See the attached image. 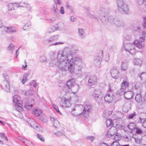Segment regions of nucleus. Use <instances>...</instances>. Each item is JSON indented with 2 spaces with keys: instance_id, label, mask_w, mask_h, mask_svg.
I'll list each match as a JSON object with an SVG mask.
<instances>
[{
  "instance_id": "1",
  "label": "nucleus",
  "mask_w": 146,
  "mask_h": 146,
  "mask_svg": "<svg viewBox=\"0 0 146 146\" xmlns=\"http://www.w3.org/2000/svg\"><path fill=\"white\" fill-rule=\"evenodd\" d=\"M63 50L59 53L57 56V65L60 70L62 71H66L68 70L72 73L74 72V68L72 64H70L67 62V58L64 59L63 57Z\"/></svg>"
},
{
  "instance_id": "2",
  "label": "nucleus",
  "mask_w": 146,
  "mask_h": 146,
  "mask_svg": "<svg viewBox=\"0 0 146 146\" xmlns=\"http://www.w3.org/2000/svg\"><path fill=\"white\" fill-rule=\"evenodd\" d=\"M145 33L144 32H142L141 35L139 40H135L133 43V44L131 43H125L123 45V48L125 51L129 52L132 55L135 54L136 53V49L135 48V46L139 48H141L143 45L140 43L144 41L145 40Z\"/></svg>"
},
{
  "instance_id": "3",
  "label": "nucleus",
  "mask_w": 146,
  "mask_h": 146,
  "mask_svg": "<svg viewBox=\"0 0 146 146\" xmlns=\"http://www.w3.org/2000/svg\"><path fill=\"white\" fill-rule=\"evenodd\" d=\"M83 106L82 105H80L79 107L73 108L72 110V114L76 116L82 114L85 117H88L89 113L92 111V105L89 104H86L84 107V109L83 110H80V108Z\"/></svg>"
},
{
  "instance_id": "4",
  "label": "nucleus",
  "mask_w": 146,
  "mask_h": 146,
  "mask_svg": "<svg viewBox=\"0 0 146 146\" xmlns=\"http://www.w3.org/2000/svg\"><path fill=\"white\" fill-rule=\"evenodd\" d=\"M71 50L68 48H65L63 49V55L64 56L63 57L64 59L67 58V62L70 64H72L75 70L74 65L80 64L81 62V59L78 57H76L74 58H73V54L71 53Z\"/></svg>"
},
{
  "instance_id": "5",
  "label": "nucleus",
  "mask_w": 146,
  "mask_h": 146,
  "mask_svg": "<svg viewBox=\"0 0 146 146\" xmlns=\"http://www.w3.org/2000/svg\"><path fill=\"white\" fill-rule=\"evenodd\" d=\"M110 9L109 8L105 9L103 7L100 8V10L98 11L97 13L98 15H97L98 17H99V19L101 21L102 23H106L107 21L106 17L104 14L108 13L110 11Z\"/></svg>"
},
{
  "instance_id": "6",
  "label": "nucleus",
  "mask_w": 146,
  "mask_h": 146,
  "mask_svg": "<svg viewBox=\"0 0 146 146\" xmlns=\"http://www.w3.org/2000/svg\"><path fill=\"white\" fill-rule=\"evenodd\" d=\"M117 7L118 10L122 14H128L129 13L128 6L124 2L121 0H117Z\"/></svg>"
},
{
  "instance_id": "7",
  "label": "nucleus",
  "mask_w": 146,
  "mask_h": 146,
  "mask_svg": "<svg viewBox=\"0 0 146 146\" xmlns=\"http://www.w3.org/2000/svg\"><path fill=\"white\" fill-rule=\"evenodd\" d=\"M108 20L109 22L112 24H115L117 27H120L124 26L123 21L118 17H114L110 16L108 17Z\"/></svg>"
},
{
  "instance_id": "8",
  "label": "nucleus",
  "mask_w": 146,
  "mask_h": 146,
  "mask_svg": "<svg viewBox=\"0 0 146 146\" xmlns=\"http://www.w3.org/2000/svg\"><path fill=\"white\" fill-rule=\"evenodd\" d=\"M75 79L74 78H72L69 80L66 83V86L68 89H71L73 90H74V88H76L75 91L76 92L79 88V86L78 84H75Z\"/></svg>"
},
{
  "instance_id": "9",
  "label": "nucleus",
  "mask_w": 146,
  "mask_h": 146,
  "mask_svg": "<svg viewBox=\"0 0 146 146\" xmlns=\"http://www.w3.org/2000/svg\"><path fill=\"white\" fill-rule=\"evenodd\" d=\"M103 56L102 51H99L97 54V56L95 57L94 60V63L97 65H99L101 64V60Z\"/></svg>"
},
{
  "instance_id": "10",
  "label": "nucleus",
  "mask_w": 146,
  "mask_h": 146,
  "mask_svg": "<svg viewBox=\"0 0 146 146\" xmlns=\"http://www.w3.org/2000/svg\"><path fill=\"white\" fill-rule=\"evenodd\" d=\"M92 96L96 100H101L103 95L102 91L100 90H95L92 94Z\"/></svg>"
},
{
  "instance_id": "11",
  "label": "nucleus",
  "mask_w": 146,
  "mask_h": 146,
  "mask_svg": "<svg viewBox=\"0 0 146 146\" xmlns=\"http://www.w3.org/2000/svg\"><path fill=\"white\" fill-rule=\"evenodd\" d=\"M97 77L96 76L92 75L89 78L88 84L89 86H92L96 84L97 82Z\"/></svg>"
},
{
  "instance_id": "12",
  "label": "nucleus",
  "mask_w": 146,
  "mask_h": 146,
  "mask_svg": "<svg viewBox=\"0 0 146 146\" xmlns=\"http://www.w3.org/2000/svg\"><path fill=\"white\" fill-rule=\"evenodd\" d=\"M2 87L3 89L7 92H9L10 91V83L7 80H4L2 85Z\"/></svg>"
},
{
  "instance_id": "13",
  "label": "nucleus",
  "mask_w": 146,
  "mask_h": 146,
  "mask_svg": "<svg viewBox=\"0 0 146 146\" xmlns=\"http://www.w3.org/2000/svg\"><path fill=\"white\" fill-rule=\"evenodd\" d=\"M110 73L111 77L115 79H117L119 78L120 74L117 69L114 68L111 69Z\"/></svg>"
},
{
  "instance_id": "14",
  "label": "nucleus",
  "mask_w": 146,
  "mask_h": 146,
  "mask_svg": "<svg viewBox=\"0 0 146 146\" xmlns=\"http://www.w3.org/2000/svg\"><path fill=\"white\" fill-rule=\"evenodd\" d=\"M3 31L6 33H15L16 32L17 30L15 28L13 27H3Z\"/></svg>"
},
{
  "instance_id": "15",
  "label": "nucleus",
  "mask_w": 146,
  "mask_h": 146,
  "mask_svg": "<svg viewBox=\"0 0 146 146\" xmlns=\"http://www.w3.org/2000/svg\"><path fill=\"white\" fill-rule=\"evenodd\" d=\"M31 122L30 123L31 126L34 129L38 131L41 130L40 126L38 124H37L34 120L32 119Z\"/></svg>"
},
{
  "instance_id": "16",
  "label": "nucleus",
  "mask_w": 146,
  "mask_h": 146,
  "mask_svg": "<svg viewBox=\"0 0 146 146\" xmlns=\"http://www.w3.org/2000/svg\"><path fill=\"white\" fill-rule=\"evenodd\" d=\"M13 106L18 111V96L17 95H15L13 97Z\"/></svg>"
},
{
  "instance_id": "17",
  "label": "nucleus",
  "mask_w": 146,
  "mask_h": 146,
  "mask_svg": "<svg viewBox=\"0 0 146 146\" xmlns=\"http://www.w3.org/2000/svg\"><path fill=\"white\" fill-rule=\"evenodd\" d=\"M114 96L112 93L107 94L104 97V100L106 102L111 103L114 98Z\"/></svg>"
},
{
  "instance_id": "18",
  "label": "nucleus",
  "mask_w": 146,
  "mask_h": 146,
  "mask_svg": "<svg viewBox=\"0 0 146 146\" xmlns=\"http://www.w3.org/2000/svg\"><path fill=\"white\" fill-rule=\"evenodd\" d=\"M117 129L115 127H113L110 128L107 133V136L108 137H111L112 136L114 135L116 133Z\"/></svg>"
},
{
  "instance_id": "19",
  "label": "nucleus",
  "mask_w": 146,
  "mask_h": 146,
  "mask_svg": "<svg viewBox=\"0 0 146 146\" xmlns=\"http://www.w3.org/2000/svg\"><path fill=\"white\" fill-rule=\"evenodd\" d=\"M85 10L86 14L90 18L96 19L97 20L98 22L99 21V20L97 18V17L93 14L92 12L90 11L89 8H86Z\"/></svg>"
},
{
  "instance_id": "20",
  "label": "nucleus",
  "mask_w": 146,
  "mask_h": 146,
  "mask_svg": "<svg viewBox=\"0 0 146 146\" xmlns=\"http://www.w3.org/2000/svg\"><path fill=\"white\" fill-rule=\"evenodd\" d=\"M134 95L133 92L131 91L126 92L124 94V97L125 99L129 100L132 98Z\"/></svg>"
},
{
  "instance_id": "21",
  "label": "nucleus",
  "mask_w": 146,
  "mask_h": 146,
  "mask_svg": "<svg viewBox=\"0 0 146 146\" xmlns=\"http://www.w3.org/2000/svg\"><path fill=\"white\" fill-rule=\"evenodd\" d=\"M128 66V62L126 60H123L121 62V69L125 71L127 70Z\"/></svg>"
},
{
  "instance_id": "22",
  "label": "nucleus",
  "mask_w": 146,
  "mask_h": 146,
  "mask_svg": "<svg viewBox=\"0 0 146 146\" xmlns=\"http://www.w3.org/2000/svg\"><path fill=\"white\" fill-rule=\"evenodd\" d=\"M59 36L58 35L52 36L49 38L46 39L45 40L46 44H48V43L55 41L58 38Z\"/></svg>"
},
{
  "instance_id": "23",
  "label": "nucleus",
  "mask_w": 146,
  "mask_h": 146,
  "mask_svg": "<svg viewBox=\"0 0 146 146\" xmlns=\"http://www.w3.org/2000/svg\"><path fill=\"white\" fill-rule=\"evenodd\" d=\"M78 33L79 37L81 38H84L85 37V32L83 29L80 28L78 29Z\"/></svg>"
},
{
  "instance_id": "24",
  "label": "nucleus",
  "mask_w": 146,
  "mask_h": 146,
  "mask_svg": "<svg viewBox=\"0 0 146 146\" xmlns=\"http://www.w3.org/2000/svg\"><path fill=\"white\" fill-rule=\"evenodd\" d=\"M61 102L65 105V107H67L68 106V104H69L70 102V99L66 98V97H63L61 100Z\"/></svg>"
},
{
  "instance_id": "25",
  "label": "nucleus",
  "mask_w": 146,
  "mask_h": 146,
  "mask_svg": "<svg viewBox=\"0 0 146 146\" xmlns=\"http://www.w3.org/2000/svg\"><path fill=\"white\" fill-rule=\"evenodd\" d=\"M129 84L128 80L127 79H125L123 80L121 83V87L123 89H124L125 90L126 88L128 87Z\"/></svg>"
},
{
  "instance_id": "26",
  "label": "nucleus",
  "mask_w": 146,
  "mask_h": 146,
  "mask_svg": "<svg viewBox=\"0 0 146 146\" xmlns=\"http://www.w3.org/2000/svg\"><path fill=\"white\" fill-rule=\"evenodd\" d=\"M34 103V100L33 99L32 100L31 103L29 102L25 103L24 105V107L28 110H30L31 109L32 107L33 106Z\"/></svg>"
},
{
  "instance_id": "27",
  "label": "nucleus",
  "mask_w": 146,
  "mask_h": 146,
  "mask_svg": "<svg viewBox=\"0 0 146 146\" xmlns=\"http://www.w3.org/2000/svg\"><path fill=\"white\" fill-rule=\"evenodd\" d=\"M133 62L135 65L141 66L142 64V61L139 58H135L133 60Z\"/></svg>"
},
{
  "instance_id": "28",
  "label": "nucleus",
  "mask_w": 146,
  "mask_h": 146,
  "mask_svg": "<svg viewBox=\"0 0 146 146\" xmlns=\"http://www.w3.org/2000/svg\"><path fill=\"white\" fill-rule=\"evenodd\" d=\"M18 7V4L16 3H11L8 5L9 10L10 11L15 10Z\"/></svg>"
},
{
  "instance_id": "29",
  "label": "nucleus",
  "mask_w": 146,
  "mask_h": 146,
  "mask_svg": "<svg viewBox=\"0 0 146 146\" xmlns=\"http://www.w3.org/2000/svg\"><path fill=\"white\" fill-rule=\"evenodd\" d=\"M139 76L142 82L144 83L146 82V73L142 72L139 75Z\"/></svg>"
},
{
  "instance_id": "30",
  "label": "nucleus",
  "mask_w": 146,
  "mask_h": 146,
  "mask_svg": "<svg viewBox=\"0 0 146 146\" xmlns=\"http://www.w3.org/2000/svg\"><path fill=\"white\" fill-rule=\"evenodd\" d=\"M50 118L51 121L53 123L54 126L56 128L58 127L59 124L58 121L55 119L54 117H50Z\"/></svg>"
},
{
  "instance_id": "31",
  "label": "nucleus",
  "mask_w": 146,
  "mask_h": 146,
  "mask_svg": "<svg viewBox=\"0 0 146 146\" xmlns=\"http://www.w3.org/2000/svg\"><path fill=\"white\" fill-rule=\"evenodd\" d=\"M135 99L136 102L138 103H141L142 100L141 95L140 93L137 94L135 96Z\"/></svg>"
},
{
  "instance_id": "32",
  "label": "nucleus",
  "mask_w": 146,
  "mask_h": 146,
  "mask_svg": "<svg viewBox=\"0 0 146 146\" xmlns=\"http://www.w3.org/2000/svg\"><path fill=\"white\" fill-rule=\"evenodd\" d=\"M66 48H68L70 49L71 53V54L72 52L74 53H76L78 51V47L75 45L72 46L71 48H69L68 47H66Z\"/></svg>"
},
{
  "instance_id": "33",
  "label": "nucleus",
  "mask_w": 146,
  "mask_h": 146,
  "mask_svg": "<svg viewBox=\"0 0 146 146\" xmlns=\"http://www.w3.org/2000/svg\"><path fill=\"white\" fill-rule=\"evenodd\" d=\"M42 111L39 109H35L33 111V113L37 116H40L42 113Z\"/></svg>"
},
{
  "instance_id": "34",
  "label": "nucleus",
  "mask_w": 146,
  "mask_h": 146,
  "mask_svg": "<svg viewBox=\"0 0 146 146\" xmlns=\"http://www.w3.org/2000/svg\"><path fill=\"white\" fill-rule=\"evenodd\" d=\"M127 127L130 130L132 131L134 130L136 128L135 127V124L133 123H129L127 125Z\"/></svg>"
},
{
  "instance_id": "35",
  "label": "nucleus",
  "mask_w": 146,
  "mask_h": 146,
  "mask_svg": "<svg viewBox=\"0 0 146 146\" xmlns=\"http://www.w3.org/2000/svg\"><path fill=\"white\" fill-rule=\"evenodd\" d=\"M15 48V46L14 44L12 43H10L7 49L9 52H12L13 50Z\"/></svg>"
},
{
  "instance_id": "36",
  "label": "nucleus",
  "mask_w": 146,
  "mask_h": 146,
  "mask_svg": "<svg viewBox=\"0 0 146 146\" xmlns=\"http://www.w3.org/2000/svg\"><path fill=\"white\" fill-rule=\"evenodd\" d=\"M38 118L44 122L46 123L47 121V118L46 116L43 113L40 115Z\"/></svg>"
},
{
  "instance_id": "37",
  "label": "nucleus",
  "mask_w": 146,
  "mask_h": 146,
  "mask_svg": "<svg viewBox=\"0 0 146 146\" xmlns=\"http://www.w3.org/2000/svg\"><path fill=\"white\" fill-rule=\"evenodd\" d=\"M22 94H25L26 96L33 95L34 94V91L31 89H30L29 90L25 92L23 91H22Z\"/></svg>"
},
{
  "instance_id": "38",
  "label": "nucleus",
  "mask_w": 146,
  "mask_h": 146,
  "mask_svg": "<svg viewBox=\"0 0 146 146\" xmlns=\"http://www.w3.org/2000/svg\"><path fill=\"white\" fill-rule=\"evenodd\" d=\"M125 92V89H123L121 87L120 89L117 90V93L120 95H124Z\"/></svg>"
},
{
  "instance_id": "39",
  "label": "nucleus",
  "mask_w": 146,
  "mask_h": 146,
  "mask_svg": "<svg viewBox=\"0 0 146 146\" xmlns=\"http://www.w3.org/2000/svg\"><path fill=\"white\" fill-rule=\"evenodd\" d=\"M106 124L107 127H109L110 126H113V123L112 122V120L110 119H107L106 120Z\"/></svg>"
},
{
  "instance_id": "40",
  "label": "nucleus",
  "mask_w": 146,
  "mask_h": 146,
  "mask_svg": "<svg viewBox=\"0 0 146 146\" xmlns=\"http://www.w3.org/2000/svg\"><path fill=\"white\" fill-rule=\"evenodd\" d=\"M56 3H54L52 8V10L53 11L54 13L56 14L58 12V11L57 9V7Z\"/></svg>"
},
{
  "instance_id": "41",
  "label": "nucleus",
  "mask_w": 146,
  "mask_h": 146,
  "mask_svg": "<svg viewBox=\"0 0 146 146\" xmlns=\"http://www.w3.org/2000/svg\"><path fill=\"white\" fill-rule=\"evenodd\" d=\"M64 128H62V129L60 131H57L56 133H54V134L57 136H60L64 135V132H63Z\"/></svg>"
},
{
  "instance_id": "42",
  "label": "nucleus",
  "mask_w": 146,
  "mask_h": 146,
  "mask_svg": "<svg viewBox=\"0 0 146 146\" xmlns=\"http://www.w3.org/2000/svg\"><path fill=\"white\" fill-rule=\"evenodd\" d=\"M31 25V23L30 22H28L26 24H25L23 28L24 30H26L29 28V27H30Z\"/></svg>"
},
{
  "instance_id": "43",
  "label": "nucleus",
  "mask_w": 146,
  "mask_h": 146,
  "mask_svg": "<svg viewBox=\"0 0 146 146\" xmlns=\"http://www.w3.org/2000/svg\"><path fill=\"white\" fill-rule=\"evenodd\" d=\"M56 27L53 26H50L48 29V32L49 33L52 32L56 30Z\"/></svg>"
},
{
  "instance_id": "44",
  "label": "nucleus",
  "mask_w": 146,
  "mask_h": 146,
  "mask_svg": "<svg viewBox=\"0 0 146 146\" xmlns=\"http://www.w3.org/2000/svg\"><path fill=\"white\" fill-rule=\"evenodd\" d=\"M57 59H54V60H51L49 63V66H52L56 65L57 63Z\"/></svg>"
},
{
  "instance_id": "45",
  "label": "nucleus",
  "mask_w": 146,
  "mask_h": 146,
  "mask_svg": "<svg viewBox=\"0 0 146 146\" xmlns=\"http://www.w3.org/2000/svg\"><path fill=\"white\" fill-rule=\"evenodd\" d=\"M57 26L58 29L59 30H61L64 28V25L63 23L60 22L58 23Z\"/></svg>"
},
{
  "instance_id": "46",
  "label": "nucleus",
  "mask_w": 146,
  "mask_h": 146,
  "mask_svg": "<svg viewBox=\"0 0 146 146\" xmlns=\"http://www.w3.org/2000/svg\"><path fill=\"white\" fill-rule=\"evenodd\" d=\"M137 2L139 5H141L144 4L146 6V0H137Z\"/></svg>"
},
{
  "instance_id": "47",
  "label": "nucleus",
  "mask_w": 146,
  "mask_h": 146,
  "mask_svg": "<svg viewBox=\"0 0 146 146\" xmlns=\"http://www.w3.org/2000/svg\"><path fill=\"white\" fill-rule=\"evenodd\" d=\"M137 115V113L135 111H134L132 113L129 115L128 116L129 119H132Z\"/></svg>"
},
{
  "instance_id": "48",
  "label": "nucleus",
  "mask_w": 146,
  "mask_h": 146,
  "mask_svg": "<svg viewBox=\"0 0 146 146\" xmlns=\"http://www.w3.org/2000/svg\"><path fill=\"white\" fill-rule=\"evenodd\" d=\"M141 122L142 123V125L144 127L146 128V119L140 118Z\"/></svg>"
},
{
  "instance_id": "49",
  "label": "nucleus",
  "mask_w": 146,
  "mask_h": 146,
  "mask_svg": "<svg viewBox=\"0 0 146 146\" xmlns=\"http://www.w3.org/2000/svg\"><path fill=\"white\" fill-rule=\"evenodd\" d=\"M119 143L118 141H113L111 144L110 146H119Z\"/></svg>"
},
{
  "instance_id": "50",
  "label": "nucleus",
  "mask_w": 146,
  "mask_h": 146,
  "mask_svg": "<svg viewBox=\"0 0 146 146\" xmlns=\"http://www.w3.org/2000/svg\"><path fill=\"white\" fill-rule=\"evenodd\" d=\"M121 138V137L118 134H116L114 137V139L115 141H117L119 140Z\"/></svg>"
},
{
  "instance_id": "51",
  "label": "nucleus",
  "mask_w": 146,
  "mask_h": 146,
  "mask_svg": "<svg viewBox=\"0 0 146 146\" xmlns=\"http://www.w3.org/2000/svg\"><path fill=\"white\" fill-rule=\"evenodd\" d=\"M36 136L41 141H44V138L42 135H40L38 134L36 135Z\"/></svg>"
},
{
  "instance_id": "52",
  "label": "nucleus",
  "mask_w": 146,
  "mask_h": 146,
  "mask_svg": "<svg viewBox=\"0 0 146 146\" xmlns=\"http://www.w3.org/2000/svg\"><path fill=\"white\" fill-rule=\"evenodd\" d=\"M136 133L138 134H140L142 133V131L140 129L136 128L134 130Z\"/></svg>"
},
{
  "instance_id": "53",
  "label": "nucleus",
  "mask_w": 146,
  "mask_h": 146,
  "mask_svg": "<svg viewBox=\"0 0 146 146\" xmlns=\"http://www.w3.org/2000/svg\"><path fill=\"white\" fill-rule=\"evenodd\" d=\"M40 61L41 62H43L45 61H46L47 60L45 56H42L40 59Z\"/></svg>"
},
{
  "instance_id": "54",
  "label": "nucleus",
  "mask_w": 146,
  "mask_h": 146,
  "mask_svg": "<svg viewBox=\"0 0 146 146\" xmlns=\"http://www.w3.org/2000/svg\"><path fill=\"white\" fill-rule=\"evenodd\" d=\"M38 84L36 83V81L35 80H33L30 84V85L33 86L35 88L36 86V85L37 84Z\"/></svg>"
},
{
  "instance_id": "55",
  "label": "nucleus",
  "mask_w": 146,
  "mask_h": 146,
  "mask_svg": "<svg viewBox=\"0 0 146 146\" xmlns=\"http://www.w3.org/2000/svg\"><path fill=\"white\" fill-rule=\"evenodd\" d=\"M25 7L27 8L29 11H32V7L29 4L27 3Z\"/></svg>"
},
{
  "instance_id": "56",
  "label": "nucleus",
  "mask_w": 146,
  "mask_h": 146,
  "mask_svg": "<svg viewBox=\"0 0 146 146\" xmlns=\"http://www.w3.org/2000/svg\"><path fill=\"white\" fill-rule=\"evenodd\" d=\"M21 103H22L21 101H20L19 100V110H20L21 111H22L23 110V105L21 104Z\"/></svg>"
},
{
  "instance_id": "57",
  "label": "nucleus",
  "mask_w": 146,
  "mask_h": 146,
  "mask_svg": "<svg viewBox=\"0 0 146 146\" xmlns=\"http://www.w3.org/2000/svg\"><path fill=\"white\" fill-rule=\"evenodd\" d=\"M86 138L92 142L94 139V137L92 136H88L86 137Z\"/></svg>"
},
{
  "instance_id": "58",
  "label": "nucleus",
  "mask_w": 146,
  "mask_h": 146,
  "mask_svg": "<svg viewBox=\"0 0 146 146\" xmlns=\"http://www.w3.org/2000/svg\"><path fill=\"white\" fill-rule=\"evenodd\" d=\"M26 3L25 2H20L19 3V7H25Z\"/></svg>"
},
{
  "instance_id": "59",
  "label": "nucleus",
  "mask_w": 146,
  "mask_h": 146,
  "mask_svg": "<svg viewBox=\"0 0 146 146\" xmlns=\"http://www.w3.org/2000/svg\"><path fill=\"white\" fill-rule=\"evenodd\" d=\"M52 107L56 111L60 113V111L58 109V107L55 104L52 105Z\"/></svg>"
},
{
  "instance_id": "60",
  "label": "nucleus",
  "mask_w": 146,
  "mask_h": 146,
  "mask_svg": "<svg viewBox=\"0 0 146 146\" xmlns=\"http://www.w3.org/2000/svg\"><path fill=\"white\" fill-rule=\"evenodd\" d=\"M60 12L61 14H64V8L63 7L61 6L60 7Z\"/></svg>"
},
{
  "instance_id": "61",
  "label": "nucleus",
  "mask_w": 146,
  "mask_h": 146,
  "mask_svg": "<svg viewBox=\"0 0 146 146\" xmlns=\"http://www.w3.org/2000/svg\"><path fill=\"white\" fill-rule=\"evenodd\" d=\"M143 25L144 27L146 28V17H144L143 18Z\"/></svg>"
},
{
  "instance_id": "62",
  "label": "nucleus",
  "mask_w": 146,
  "mask_h": 146,
  "mask_svg": "<svg viewBox=\"0 0 146 146\" xmlns=\"http://www.w3.org/2000/svg\"><path fill=\"white\" fill-rule=\"evenodd\" d=\"M27 78L25 75H24L22 81V82L23 84H24L26 81Z\"/></svg>"
},
{
  "instance_id": "63",
  "label": "nucleus",
  "mask_w": 146,
  "mask_h": 146,
  "mask_svg": "<svg viewBox=\"0 0 146 146\" xmlns=\"http://www.w3.org/2000/svg\"><path fill=\"white\" fill-rule=\"evenodd\" d=\"M55 3L57 4L58 5H60L61 4V2L60 0H54Z\"/></svg>"
},
{
  "instance_id": "64",
  "label": "nucleus",
  "mask_w": 146,
  "mask_h": 146,
  "mask_svg": "<svg viewBox=\"0 0 146 146\" xmlns=\"http://www.w3.org/2000/svg\"><path fill=\"white\" fill-rule=\"evenodd\" d=\"M2 76L4 78L6 79V80H8L9 79V76L6 74H3L2 75Z\"/></svg>"
}]
</instances>
